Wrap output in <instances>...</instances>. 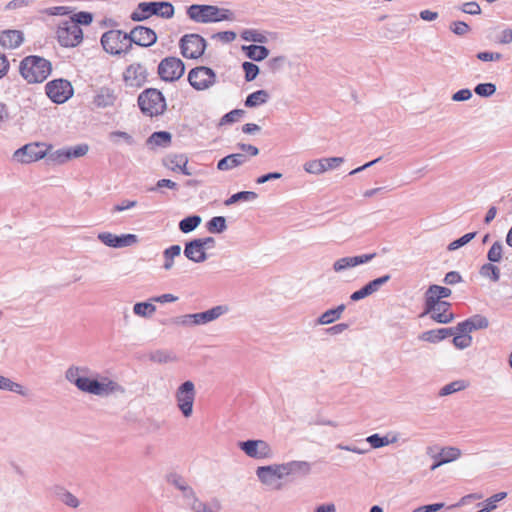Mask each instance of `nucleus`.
<instances>
[{"label":"nucleus","mask_w":512,"mask_h":512,"mask_svg":"<svg viewBox=\"0 0 512 512\" xmlns=\"http://www.w3.org/2000/svg\"><path fill=\"white\" fill-rule=\"evenodd\" d=\"M66 381L80 392L106 398L116 393H123V387L110 377L91 370L85 365H70L64 374Z\"/></svg>","instance_id":"f257e3e1"},{"label":"nucleus","mask_w":512,"mask_h":512,"mask_svg":"<svg viewBox=\"0 0 512 512\" xmlns=\"http://www.w3.org/2000/svg\"><path fill=\"white\" fill-rule=\"evenodd\" d=\"M311 471L310 463L306 461H290L282 464L259 466L256 469L258 480L269 489L279 490L282 484L279 480L291 475H308Z\"/></svg>","instance_id":"f03ea898"},{"label":"nucleus","mask_w":512,"mask_h":512,"mask_svg":"<svg viewBox=\"0 0 512 512\" xmlns=\"http://www.w3.org/2000/svg\"><path fill=\"white\" fill-rule=\"evenodd\" d=\"M22 77L29 83H41L50 75L51 63L40 56L25 57L19 67Z\"/></svg>","instance_id":"7ed1b4c3"},{"label":"nucleus","mask_w":512,"mask_h":512,"mask_svg":"<svg viewBox=\"0 0 512 512\" xmlns=\"http://www.w3.org/2000/svg\"><path fill=\"white\" fill-rule=\"evenodd\" d=\"M188 17L197 23L220 22L233 20V13L228 9H221L213 5L193 4L187 9Z\"/></svg>","instance_id":"20e7f679"},{"label":"nucleus","mask_w":512,"mask_h":512,"mask_svg":"<svg viewBox=\"0 0 512 512\" xmlns=\"http://www.w3.org/2000/svg\"><path fill=\"white\" fill-rule=\"evenodd\" d=\"M152 15L170 19L174 16V6L170 2H141L131 14L133 21H143Z\"/></svg>","instance_id":"39448f33"},{"label":"nucleus","mask_w":512,"mask_h":512,"mask_svg":"<svg viewBox=\"0 0 512 512\" xmlns=\"http://www.w3.org/2000/svg\"><path fill=\"white\" fill-rule=\"evenodd\" d=\"M138 106L142 113L153 117L161 115L166 109L163 94L157 89H146L138 96Z\"/></svg>","instance_id":"423d86ee"},{"label":"nucleus","mask_w":512,"mask_h":512,"mask_svg":"<svg viewBox=\"0 0 512 512\" xmlns=\"http://www.w3.org/2000/svg\"><path fill=\"white\" fill-rule=\"evenodd\" d=\"M56 37L62 47L72 48L82 42L83 31L74 21L63 20L57 25Z\"/></svg>","instance_id":"0eeeda50"},{"label":"nucleus","mask_w":512,"mask_h":512,"mask_svg":"<svg viewBox=\"0 0 512 512\" xmlns=\"http://www.w3.org/2000/svg\"><path fill=\"white\" fill-rule=\"evenodd\" d=\"M195 397V385L190 380L183 382L175 392L177 407L185 418H189L193 414Z\"/></svg>","instance_id":"6e6552de"},{"label":"nucleus","mask_w":512,"mask_h":512,"mask_svg":"<svg viewBox=\"0 0 512 512\" xmlns=\"http://www.w3.org/2000/svg\"><path fill=\"white\" fill-rule=\"evenodd\" d=\"M101 44L103 49L112 55L125 52L130 47L128 34L120 30L105 32L101 37Z\"/></svg>","instance_id":"1a4fd4ad"},{"label":"nucleus","mask_w":512,"mask_h":512,"mask_svg":"<svg viewBox=\"0 0 512 512\" xmlns=\"http://www.w3.org/2000/svg\"><path fill=\"white\" fill-rule=\"evenodd\" d=\"M50 149L51 145H46L45 143H29L17 149L13 157L20 163L28 164L46 157Z\"/></svg>","instance_id":"9d476101"},{"label":"nucleus","mask_w":512,"mask_h":512,"mask_svg":"<svg viewBox=\"0 0 512 512\" xmlns=\"http://www.w3.org/2000/svg\"><path fill=\"white\" fill-rule=\"evenodd\" d=\"M449 302H435L432 298L425 300L424 311L421 317L430 315V318L440 324H448L453 321L454 314L450 311Z\"/></svg>","instance_id":"9b49d317"},{"label":"nucleus","mask_w":512,"mask_h":512,"mask_svg":"<svg viewBox=\"0 0 512 512\" xmlns=\"http://www.w3.org/2000/svg\"><path fill=\"white\" fill-rule=\"evenodd\" d=\"M206 40L199 34H186L179 42L181 54L188 59H197L206 49Z\"/></svg>","instance_id":"f8f14e48"},{"label":"nucleus","mask_w":512,"mask_h":512,"mask_svg":"<svg viewBox=\"0 0 512 512\" xmlns=\"http://www.w3.org/2000/svg\"><path fill=\"white\" fill-rule=\"evenodd\" d=\"M188 81L195 90L202 91L215 84L216 74L211 68L199 66L190 70Z\"/></svg>","instance_id":"ddd939ff"},{"label":"nucleus","mask_w":512,"mask_h":512,"mask_svg":"<svg viewBox=\"0 0 512 512\" xmlns=\"http://www.w3.org/2000/svg\"><path fill=\"white\" fill-rule=\"evenodd\" d=\"M47 96L57 104L66 102L73 95V87L68 80L56 79L45 86Z\"/></svg>","instance_id":"4468645a"},{"label":"nucleus","mask_w":512,"mask_h":512,"mask_svg":"<svg viewBox=\"0 0 512 512\" xmlns=\"http://www.w3.org/2000/svg\"><path fill=\"white\" fill-rule=\"evenodd\" d=\"M185 71L184 63L177 57H166L158 65V74L164 81L178 80Z\"/></svg>","instance_id":"2eb2a0df"},{"label":"nucleus","mask_w":512,"mask_h":512,"mask_svg":"<svg viewBox=\"0 0 512 512\" xmlns=\"http://www.w3.org/2000/svg\"><path fill=\"white\" fill-rule=\"evenodd\" d=\"M239 448L250 458L268 459L272 457V449L264 440H247L238 443Z\"/></svg>","instance_id":"dca6fc26"},{"label":"nucleus","mask_w":512,"mask_h":512,"mask_svg":"<svg viewBox=\"0 0 512 512\" xmlns=\"http://www.w3.org/2000/svg\"><path fill=\"white\" fill-rule=\"evenodd\" d=\"M344 162L343 157H326L313 159L303 164L305 172L313 175H321L329 170L338 168Z\"/></svg>","instance_id":"f3484780"},{"label":"nucleus","mask_w":512,"mask_h":512,"mask_svg":"<svg viewBox=\"0 0 512 512\" xmlns=\"http://www.w3.org/2000/svg\"><path fill=\"white\" fill-rule=\"evenodd\" d=\"M146 80L147 70L139 63L129 65L123 73V81L127 87L140 88L145 84Z\"/></svg>","instance_id":"a211bd4d"},{"label":"nucleus","mask_w":512,"mask_h":512,"mask_svg":"<svg viewBox=\"0 0 512 512\" xmlns=\"http://www.w3.org/2000/svg\"><path fill=\"white\" fill-rule=\"evenodd\" d=\"M98 239L106 246L112 248L129 247L138 242V236L135 234L115 235L111 232H101Z\"/></svg>","instance_id":"6ab92c4d"},{"label":"nucleus","mask_w":512,"mask_h":512,"mask_svg":"<svg viewBox=\"0 0 512 512\" xmlns=\"http://www.w3.org/2000/svg\"><path fill=\"white\" fill-rule=\"evenodd\" d=\"M129 43H135L136 45L149 47L153 45L157 40V35L151 28L144 26H136L128 34Z\"/></svg>","instance_id":"aec40b11"},{"label":"nucleus","mask_w":512,"mask_h":512,"mask_svg":"<svg viewBox=\"0 0 512 512\" xmlns=\"http://www.w3.org/2000/svg\"><path fill=\"white\" fill-rule=\"evenodd\" d=\"M118 100V93L115 88L102 86L95 90L92 103L97 108H108L115 106Z\"/></svg>","instance_id":"412c9836"},{"label":"nucleus","mask_w":512,"mask_h":512,"mask_svg":"<svg viewBox=\"0 0 512 512\" xmlns=\"http://www.w3.org/2000/svg\"><path fill=\"white\" fill-rule=\"evenodd\" d=\"M375 255V253H372L340 258L334 262L333 270L336 273L343 272L358 265L368 263L375 257Z\"/></svg>","instance_id":"4be33fe9"},{"label":"nucleus","mask_w":512,"mask_h":512,"mask_svg":"<svg viewBox=\"0 0 512 512\" xmlns=\"http://www.w3.org/2000/svg\"><path fill=\"white\" fill-rule=\"evenodd\" d=\"M390 278V275L387 274L368 282L361 289L353 292L350 296V299L352 301H359L372 295L373 293L377 292L382 285L386 284Z\"/></svg>","instance_id":"5701e85b"},{"label":"nucleus","mask_w":512,"mask_h":512,"mask_svg":"<svg viewBox=\"0 0 512 512\" xmlns=\"http://www.w3.org/2000/svg\"><path fill=\"white\" fill-rule=\"evenodd\" d=\"M228 311H229V308L227 305H217V306L212 307L209 310L199 312V313H194L193 318L195 320V325H204L209 322H212V321L218 319L219 317L227 314Z\"/></svg>","instance_id":"b1692460"},{"label":"nucleus","mask_w":512,"mask_h":512,"mask_svg":"<svg viewBox=\"0 0 512 512\" xmlns=\"http://www.w3.org/2000/svg\"><path fill=\"white\" fill-rule=\"evenodd\" d=\"M184 255L187 259L195 263H202L207 260V254L200 246V242L195 239L186 242Z\"/></svg>","instance_id":"393cba45"},{"label":"nucleus","mask_w":512,"mask_h":512,"mask_svg":"<svg viewBox=\"0 0 512 512\" xmlns=\"http://www.w3.org/2000/svg\"><path fill=\"white\" fill-rule=\"evenodd\" d=\"M167 481L182 492L187 503L196 496L193 488L187 484L186 480L182 476L172 473L168 475Z\"/></svg>","instance_id":"a878e982"},{"label":"nucleus","mask_w":512,"mask_h":512,"mask_svg":"<svg viewBox=\"0 0 512 512\" xmlns=\"http://www.w3.org/2000/svg\"><path fill=\"white\" fill-rule=\"evenodd\" d=\"M247 160V156L242 153L230 154L218 161L217 169L220 171H228L241 166Z\"/></svg>","instance_id":"bb28decb"},{"label":"nucleus","mask_w":512,"mask_h":512,"mask_svg":"<svg viewBox=\"0 0 512 512\" xmlns=\"http://www.w3.org/2000/svg\"><path fill=\"white\" fill-rule=\"evenodd\" d=\"M22 42L23 34L18 30H7L0 36V45L7 49L17 48Z\"/></svg>","instance_id":"cd10ccee"},{"label":"nucleus","mask_w":512,"mask_h":512,"mask_svg":"<svg viewBox=\"0 0 512 512\" xmlns=\"http://www.w3.org/2000/svg\"><path fill=\"white\" fill-rule=\"evenodd\" d=\"M162 163L167 169L178 172L180 168L188 165V157L182 153H171L163 158Z\"/></svg>","instance_id":"c85d7f7f"},{"label":"nucleus","mask_w":512,"mask_h":512,"mask_svg":"<svg viewBox=\"0 0 512 512\" xmlns=\"http://www.w3.org/2000/svg\"><path fill=\"white\" fill-rule=\"evenodd\" d=\"M399 437L397 433H388L385 436H381L378 433L372 434L366 438V442L370 444L371 448L378 449L389 444L396 443Z\"/></svg>","instance_id":"c756f323"},{"label":"nucleus","mask_w":512,"mask_h":512,"mask_svg":"<svg viewBox=\"0 0 512 512\" xmlns=\"http://www.w3.org/2000/svg\"><path fill=\"white\" fill-rule=\"evenodd\" d=\"M452 335L453 331L449 328L432 329L421 333L419 335V340L430 343H438Z\"/></svg>","instance_id":"7c9ffc66"},{"label":"nucleus","mask_w":512,"mask_h":512,"mask_svg":"<svg viewBox=\"0 0 512 512\" xmlns=\"http://www.w3.org/2000/svg\"><path fill=\"white\" fill-rule=\"evenodd\" d=\"M345 308L346 306L344 304H340L336 308L328 309L318 317L316 323L318 325H328L339 320Z\"/></svg>","instance_id":"2f4dec72"},{"label":"nucleus","mask_w":512,"mask_h":512,"mask_svg":"<svg viewBox=\"0 0 512 512\" xmlns=\"http://www.w3.org/2000/svg\"><path fill=\"white\" fill-rule=\"evenodd\" d=\"M171 139V133L167 131H157L149 136L147 145L150 147H168L171 144Z\"/></svg>","instance_id":"473e14b6"},{"label":"nucleus","mask_w":512,"mask_h":512,"mask_svg":"<svg viewBox=\"0 0 512 512\" xmlns=\"http://www.w3.org/2000/svg\"><path fill=\"white\" fill-rule=\"evenodd\" d=\"M451 293L452 291L449 288L431 285L425 293V300L432 298L435 302H444L442 299L450 297Z\"/></svg>","instance_id":"72a5a7b5"},{"label":"nucleus","mask_w":512,"mask_h":512,"mask_svg":"<svg viewBox=\"0 0 512 512\" xmlns=\"http://www.w3.org/2000/svg\"><path fill=\"white\" fill-rule=\"evenodd\" d=\"M148 357L152 362L159 363V364H165V363L174 362L177 360L176 355L171 350H167V349H157V350L151 351L149 353Z\"/></svg>","instance_id":"f704fd0d"},{"label":"nucleus","mask_w":512,"mask_h":512,"mask_svg":"<svg viewBox=\"0 0 512 512\" xmlns=\"http://www.w3.org/2000/svg\"><path fill=\"white\" fill-rule=\"evenodd\" d=\"M181 254V246L180 245H172L168 248H166L163 251V269L166 271H170L174 266V260L176 257L180 256Z\"/></svg>","instance_id":"c9c22d12"},{"label":"nucleus","mask_w":512,"mask_h":512,"mask_svg":"<svg viewBox=\"0 0 512 512\" xmlns=\"http://www.w3.org/2000/svg\"><path fill=\"white\" fill-rule=\"evenodd\" d=\"M268 100L269 93L266 90H257L247 96L245 106L248 108L257 107L265 104Z\"/></svg>","instance_id":"e433bc0d"},{"label":"nucleus","mask_w":512,"mask_h":512,"mask_svg":"<svg viewBox=\"0 0 512 512\" xmlns=\"http://www.w3.org/2000/svg\"><path fill=\"white\" fill-rule=\"evenodd\" d=\"M248 58L254 61H262L269 55V50L262 45L243 46Z\"/></svg>","instance_id":"4c0bfd02"},{"label":"nucleus","mask_w":512,"mask_h":512,"mask_svg":"<svg viewBox=\"0 0 512 512\" xmlns=\"http://www.w3.org/2000/svg\"><path fill=\"white\" fill-rule=\"evenodd\" d=\"M156 312L153 302H137L133 306V313L142 318H150Z\"/></svg>","instance_id":"58836bf2"},{"label":"nucleus","mask_w":512,"mask_h":512,"mask_svg":"<svg viewBox=\"0 0 512 512\" xmlns=\"http://www.w3.org/2000/svg\"><path fill=\"white\" fill-rule=\"evenodd\" d=\"M46 157H47V161L49 163L55 164V165H62L64 163L70 161L69 152L67 150V147L58 149L53 152L48 151V154Z\"/></svg>","instance_id":"ea45409f"},{"label":"nucleus","mask_w":512,"mask_h":512,"mask_svg":"<svg viewBox=\"0 0 512 512\" xmlns=\"http://www.w3.org/2000/svg\"><path fill=\"white\" fill-rule=\"evenodd\" d=\"M0 389L5 390V391L14 392V393L22 395V396L26 395V391L21 384L16 383V382L12 381L11 379L1 376V375H0Z\"/></svg>","instance_id":"a19ab883"},{"label":"nucleus","mask_w":512,"mask_h":512,"mask_svg":"<svg viewBox=\"0 0 512 512\" xmlns=\"http://www.w3.org/2000/svg\"><path fill=\"white\" fill-rule=\"evenodd\" d=\"M108 138L114 144H119L120 142L128 146H134L136 144L133 136L124 131H112L109 133Z\"/></svg>","instance_id":"79ce46f5"},{"label":"nucleus","mask_w":512,"mask_h":512,"mask_svg":"<svg viewBox=\"0 0 512 512\" xmlns=\"http://www.w3.org/2000/svg\"><path fill=\"white\" fill-rule=\"evenodd\" d=\"M202 219L198 215L188 216L179 222V229L183 233L194 231L201 223Z\"/></svg>","instance_id":"37998d69"},{"label":"nucleus","mask_w":512,"mask_h":512,"mask_svg":"<svg viewBox=\"0 0 512 512\" xmlns=\"http://www.w3.org/2000/svg\"><path fill=\"white\" fill-rule=\"evenodd\" d=\"M258 197L257 193L253 191H241L231 195L224 201L226 206H231L239 201H253Z\"/></svg>","instance_id":"c03bdc74"},{"label":"nucleus","mask_w":512,"mask_h":512,"mask_svg":"<svg viewBox=\"0 0 512 512\" xmlns=\"http://www.w3.org/2000/svg\"><path fill=\"white\" fill-rule=\"evenodd\" d=\"M479 273L482 277L489 278L493 282H498L500 279V269L493 263L483 264Z\"/></svg>","instance_id":"a18cd8bd"},{"label":"nucleus","mask_w":512,"mask_h":512,"mask_svg":"<svg viewBox=\"0 0 512 512\" xmlns=\"http://www.w3.org/2000/svg\"><path fill=\"white\" fill-rule=\"evenodd\" d=\"M504 245L500 241H495L487 252V259L490 263H499L503 258Z\"/></svg>","instance_id":"49530a36"},{"label":"nucleus","mask_w":512,"mask_h":512,"mask_svg":"<svg viewBox=\"0 0 512 512\" xmlns=\"http://www.w3.org/2000/svg\"><path fill=\"white\" fill-rule=\"evenodd\" d=\"M210 233H222L227 229L226 219L223 216H215L206 224Z\"/></svg>","instance_id":"de8ad7c7"},{"label":"nucleus","mask_w":512,"mask_h":512,"mask_svg":"<svg viewBox=\"0 0 512 512\" xmlns=\"http://www.w3.org/2000/svg\"><path fill=\"white\" fill-rule=\"evenodd\" d=\"M466 386H467V384L463 380L453 381V382L443 386L439 391V395L447 396V395H450V394H453L455 392L465 389Z\"/></svg>","instance_id":"09e8293b"},{"label":"nucleus","mask_w":512,"mask_h":512,"mask_svg":"<svg viewBox=\"0 0 512 512\" xmlns=\"http://www.w3.org/2000/svg\"><path fill=\"white\" fill-rule=\"evenodd\" d=\"M187 505L193 512H218V510H213L210 505L201 501L197 496L191 499Z\"/></svg>","instance_id":"8fccbe9b"},{"label":"nucleus","mask_w":512,"mask_h":512,"mask_svg":"<svg viewBox=\"0 0 512 512\" xmlns=\"http://www.w3.org/2000/svg\"><path fill=\"white\" fill-rule=\"evenodd\" d=\"M461 456V451L456 447L442 448L439 452V457L442 458L445 463L457 460Z\"/></svg>","instance_id":"3c124183"},{"label":"nucleus","mask_w":512,"mask_h":512,"mask_svg":"<svg viewBox=\"0 0 512 512\" xmlns=\"http://www.w3.org/2000/svg\"><path fill=\"white\" fill-rule=\"evenodd\" d=\"M474 92L480 97H490L496 92V85L493 83H480L476 85Z\"/></svg>","instance_id":"603ef678"},{"label":"nucleus","mask_w":512,"mask_h":512,"mask_svg":"<svg viewBox=\"0 0 512 512\" xmlns=\"http://www.w3.org/2000/svg\"><path fill=\"white\" fill-rule=\"evenodd\" d=\"M241 37L245 41H251L256 43H264L266 42V37L254 29H246L241 33Z\"/></svg>","instance_id":"864d4df0"},{"label":"nucleus","mask_w":512,"mask_h":512,"mask_svg":"<svg viewBox=\"0 0 512 512\" xmlns=\"http://www.w3.org/2000/svg\"><path fill=\"white\" fill-rule=\"evenodd\" d=\"M452 342L457 349H466L472 344V336L469 334H454Z\"/></svg>","instance_id":"5fc2aeb1"},{"label":"nucleus","mask_w":512,"mask_h":512,"mask_svg":"<svg viewBox=\"0 0 512 512\" xmlns=\"http://www.w3.org/2000/svg\"><path fill=\"white\" fill-rule=\"evenodd\" d=\"M475 236H476V232L467 233V234L463 235L462 237H460L459 239L452 241L448 245L447 249L449 251L457 250L460 247H462V246L466 245L467 243H469L472 239L475 238Z\"/></svg>","instance_id":"6e6d98bb"},{"label":"nucleus","mask_w":512,"mask_h":512,"mask_svg":"<svg viewBox=\"0 0 512 512\" xmlns=\"http://www.w3.org/2000/svg\"><path fill=\"white\" fill-rule=\"evenodd\" d=\"M242 68L245 72V80L247 82L253 81L259 74V67L252 62H244Z\"/></svg>","instance_id":"4d7b16f0"},{"label":"nucleus","mask_w":512,"mask_h":512,"mask_svg":"<svg viewBox=\"0 0 512 512\" xmlns=\"http://www.w3.org/2000/svg\"><path fill=\"white\" fill-rule=\"evenodd\" d=\"M468 320L473 330L486 329L489 326L488 319L480 314L473 315Z\"/></svg>","instance_id":"13d9d810"},{"label":"nucleus","mask_w":512,"mask_h":512,"mask_svg":"<svg viewBox=\"0 0 512 512\" xmlns=\"http://www.w3.org/2000/svg\"><path fill=\"white\" fill-rule=\"evenodd\" d=\"M69 152V159H75L85 156L89 151V146L87 144H79L72 147H67Z\"/></svg>","instance_id":"bf43d9fd"},{"label":"nucleus","mask_w":512,"mask_h":512,"mask_svg":"<svg viewBox=\"0 0 512 512\" xmlns=\"http://www.w3.org/2000/svg\"><path fill=\"white\" fill-rule=\"evenodd\" d=\"M69 19H70V21H74L78 26L89 25L93 20V16L90 12L81 11V12L75 13Z\"/></svg>","instance_id":"052dcab7"},{"label":"nucleus","mask_w":512,"mask_h":512,"mask_svg":"<svg viewBox=\"0 0 512 512\" xmlns=\"http://www.w3.org/2000/svg\"><path fill=\"white\" fill-rule=\"evenodd\" d=\"M244 114V110L234 109L228 113H226L220 120V125L234 123L239 120L240 117Z\"/></svg>","instance_id":"680f3d73"},{"label":"nucleus","mask_w":512,"mask_h":512,"mask_svg":"<svg viewBox=\"0 0 512 512\" xmlns=\"http://www.w3.org/2000/svg\"><path fill=\"white\" fill-rule=\"evenodd\" d=\"M60 500L67 506L71 508H78L80 505V501L76 496H74L71 492L64 490L60 494Z\"/></svg>","instance_id":"e2e57ef3"},{"label":"nucleus","mask_w":512,"mask_h":512,"mask_svg":"<svg viewBox=\"0 0 512 512\" xmlns=\"http://www.w3.org/2000/svg\"><path fill=\"white\" fill-rule=\"evenodd\" d=\"M450 29L454 34L463 36L469 32L470 27L463 21H454L451 23Z\"/></svg>","instance_id":"0e129e2a"},{"label":"nucleus","mask_w":512,"mask_h":512,"mask_svg":"<svg viewBox=\"0 0 512 512\" xmlns=\"http://www.w3.org/2000/svg\"><path fill=\"white\" fill-rule=\"evenodd\" d=\"M453 331L454 334H469L470 332L474 331L472 326L469 323V320L466 319L465 321H462L458 323L455 327H449Z\"/></svg>","instance_id":"69168bd1"},{"label":"nucleus","mask_w":512,"mask_h":512,"mask_svg":"<svg viewBox=\"0 0 512 512\" xmlns=\"http://www.w3.org/2000/svg\"><path fill=\"white\" fill-rule=\"evenodd\" d=\"M460 10L469 15H478L481 13V8L476 2H466L462 4Z\"/></svg>","instance_id":"338daca9"},{"label":"nucleus","mask_w":512,"mask_h":512,"mask_svg":"<svg viewBox=\"0 0 512 512\" xmlns=\"http://www.w3.org/2000/svg\"><path fill=\"white\" fill-rule=\"evenodd\" d=\"M506 492H499L486 500L485 507L490 509V512L496 508V503L506 498Z\"/></svg>","instance_id":"774afa93"}]
</instances>
